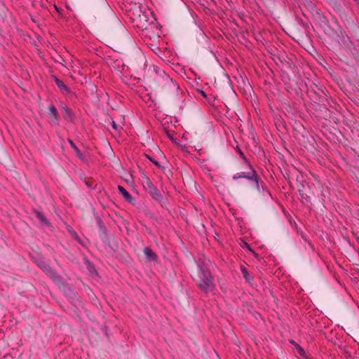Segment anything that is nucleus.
Here are the masks:
<instances>
[{"label": "nucleus", "instance_id": "f257e3e1", "mask_svg": "<svg viewBox=\"0 0 359 359\" xmlns=\"http://www.w3.org/2000/svg\"><path fill=\"white\" fill-rule=\"evenodd\" d=\"M195 280L196 281L199 288L203 292L209 293L214 291L215 286L209 271L207 270L199 267L197 277L195 278Z\"/></svg>", "mask_w": 359, "mask_h": 359}, {"label": "nucleus", "instance_id": "f03ea898", "mask_svg": "<svg viewBox=\"0 0 359 359\" xmlns=\"http://www.w3.org/2000/svg\"><path fill=\"white\" fill-rule=\"evenodd\" d=\"M154 20L152 13L149 9L146 10L142 14H140L137 19V26L143 29H147V25L151 24Z\"/></svg>", "mask_w": 359, "mask_h": 359}, {"label": "nucleus", "instance_id": "7ed1b4c3", "mask_svg": "<svg viewBox=\"0 0 359 359\" xmlns=\"http://www.w3.org/2000/svg\"><path fill=\"white\" fill-rule=\"evenodd\" d=\"M144 189L149 193V194L155 199L161 198V194L156 187L152 184L149 178H145L143 182Z\"/></svg>", "mask_w": 359, "mask_h": 359}, {"label": "nucleus", "instance_id": "20e7f679", "mask_svg": "<svg viewBox=\"0 0 359 359\" xmlns=\"http://www.w3.org/2000/svg\"><path fill=\"white\" fill-rule=\"evenodd\" d=\"M241 178H246V179H248L250 180H252L255 182V186L257 187V189H259V184H258V180H257V175L255 172V171H252V176H250L249 175H247L244 172L241 173V174H236V175H234L233 176V179L235 180H237L238 179H241Z\"/></svg>", "mask_w": 359, "mask_h": 359}, {"label": "nucleus", "instance_id": "39448f33", "mask_svg": "<svg viewBox=\"0 0 359 359\" xmlns=\"http://www.w3.org/2000/svg\"><path fill=\"white\" fill-rule=\"evenodd\" d=\"M48 110L50 116V123L55 126L58 125V113L56 107L54 105L50 104L48 107Z\"/></svg>", "mask_w": 359, "mask_h": 359}, {"label": "nucleus", "instance_id": "423d86ee", "mask_svg": "<svg viewBox=\"0 0 359 359\" xmlns=\"http://www.w3.org/2000/svg\"><path fill=\"white\" fill-rule=\"evenodd\" d=\"M118 190L123 195L124 198L129 203H133L134 198L131 196V195L121 186H118Z\"/></svg>", "mask_w": 359, "mask_h": 359}, {"label": "nucleus", "instance_id": "0eeeda50", "mask_svg": "<svg viewBox=\"0 0 359 359\" xmlns=\"http://www.w3.org/2000/svg\"><path fill=\"white\" fill-rule=\"evenodd\" d=\"M55 81L56 85L63 94H67L69 93L68 87L62 81H60L58 79H55Z\"/></svg>", "mask_w": 359, "mask_h": 359}, {"label": "nucleus", "instance_id": "6e6552de", "mask_svg": "<svg viewBox=\"0 0 359 359\" xmlns=\"http://www.w3.org/2000/svg\"><path fill=\"white\" fill-rule=\"evenodd\" d=\"M144 254L145 257L149 260H152L155 257L154 252L149 248H145L144 249Z\"/></svg>", "mask_w": 359, "mask_h": 359}, {"label": "nucleus", "instance_id": "1a4fd4ad", "mask_svg": "<svg viewBox=\"0 0 359 359\" xmlns=\"http://www.w3.org/2000/svg\"><path fill=\"white\" fill-rule=\"evenodd\" d=\"M63 110L65 111L64 118L67 121L72 120V111L67 107H62Z\"/></svg>", "mask_w": 359, "mask_h": 359}, {"label": "nucleus", "instance_id": "9d476101", "mask_svg": "<svg viewBox=\"0 0 359 359\" xmlns=\"http://www.w3.org/2000/svg\"><path fill=\"white\" fill-rule=\"evenodd\" d=\"M41 267L43 270L48 275L52 276L53 274V271L49 265L46 264H43Z\"/></svg>", "mask_w": 359, "mask_h": 359}, {"label": "nucleus", "instance_id": "9b49d317", "mask_svg": "<svg viewBox=\"0 0 359 359\" xmlns=\"http://www.w3.org/2000/svg\"><path fill=\"white\" fill-rule=\"evenodd\" d=\"M36 215L37 217V218L43 223L44 224H48V222L47 221V219H46V217H44L43 214L42 212H36Z\"/></svg>", "mask_w": 359, "mask_h": 359}, {"label": "nucleus", "instance_id": "f8f14e48", "mask_svg": "<svg viewBox=\"0 0 359 359\" xmlns=\"http://www.w3.org/2000/svg\"><path fill=\"white\" fill-rule=\"evenodd\" d=\"M69 142L71 145V147L73 148V149L75 151L76 155L79 157V158H82V154L80 152L79 149L76 147V146L73 143V142L72 140H69Z\"/></svg>", "mask_w": 359, "mask_h": 359}, {"label": "nucleus", "instance_id": "ddd939ff", "mask_svg": "<svg viewBox=\"0 0 359 359\" xmlns=\"http://www.w3.org/2000/svg\"><path fill=\"white\" fill-rule=\"evenodd\" d=\"M241 273H242L243 277L245 278V279L247 281L250 282V274L248 273L247 269L245 268H244V267H242L241 268Z\"/></svg>", "mask_w": 359, "mask_h": 359}, {"label": "nucleus", "instance_id": "4468645a", "mask_svg": "<svg viewBox=\"0 0 359 359\" xmlns=\"http://www.w3.org/2000/svg\"><path fill=\"white\" fill-rule=\"evenodd\" d=\"M296 346H297V349L298 353L300 354L301 355H304L305 354L304 350L299 345L297 344Z\"/></svg>", "mask_w": 359, "mask_h": 359}, {"label": "nucleus", "instance_id": "2eb2a0df", "mask_svg": "<svg viewBox=\"0 0 359 359\" xmlns=\"http://www.w3.org/2000/svg\"><path fill=\"white\" fill-rule=\"evenodd\" d=\"M111 126L114 130H118V126H117V124L116 123V122L114 120H111Z\"/></svg>", "mask_w": 359, "mask_h": 359}, {"label": "nucleus", "instance_id": "dca6fc26", "mask_svg": "<svg viewBox=\"0 0 359 359\" xmlns=\"http://www.w3.org/2000/svg\"><path fill=\"white\" fill-rule=\"evenodd\" d=\"M89 271L90 273H93V271H95V269L93 266L89 265Z\"/></svg>", "mask_w": 359, "mask_h": 359}, {"label": "nucleus", "instance_id": "f3484780", "mask_svg": "<svg viewBox=\"0 0 359 359\" xmlns=\"http://www.w3.org/2000/svg\"><path fill=\"white\" fill-rule=\"evenodd\" d=\"M245 245H246V246H247V248H248L250 250H251V249H250V246L248 245V243H245Z\"/></svg>", "mask_w": 359, "mask_h": 359}]
</instances>
